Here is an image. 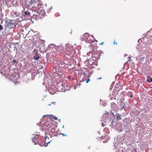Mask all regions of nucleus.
Masks as SVG:
<instances>
[{
  "label": "nucleus",
  "mask_w": 152,
  "mask_h": 152,
  "mask_svg": "<svg viewBox=\"0 0 152 152\" xmlns=\"http://www.w3.org/2000/svg\"><path fill=\"white\" fill-rule=\"evenodd\" d=\"M65 47L67 52L65 56V58L63 60L65 65H68L69 66H73L74 65L73 61L71 60V58L73 57L75 53V50L74 49L72 46L70 45L69 44L66 45ZM71 68H72L71 67Z\"/></svg>",
  "instance_id": "f257e3e1"
},
{
  "label": "nucleus",
  "mask_w": 152,
  "mask_h": 152,
  "mask_svg": "<svg viewBox=\"0 0 152 152\" xmlns=\"http://www.w3.org/2000/svg\"><path fill=\"white\" fill-rule=\"evenodd\" d=\"M53 76L57 81V86L58 87V89L62 92H65L68 88H65L67 84H64V86H63V83L61 80H63V77L62 75V73L61 72H58L57 71L56 67H54L52 71Z\"/></svg>",
  "instance_id": "f03ea898"
},
{
  "label": "nucleus",
  "mask_w": 152,
  "mask_h": 152,
  "mask_svg": "<svg viewBox=\"0 0 152 152\" xmlns=\"http://www.w3.org/2000/svg\"><path fill=\"white\" fill-rule=\"evenodd\" d=\"M59 55L57 54V53L56 52H53L50 53H48L46 55V58H45V59L39 60L38 62V64L44 63L45 65L47 64V62H48V60L49 59L50 61L53 62L55 60H57L56 58L58 57Z\"/></svg>",
  "instance_id": "7ed1b4c3"
},
{
  "label": "nucleus",
  "mask_w": 152,
  "mask_h": 152,
  "mask_svg": "<svg viewBox=\"0 0 152 152\" xmlns=\"http://www.w3.org/2000/svg\"><path fill=\"white\" fill-rule=\"evenodd\" d=\"M33 18L37 20L39 19L44 17L45 14V11L42 9L37 10L34 11L33 12Z\"/></svg>",
  "instance_id": "20e7f679"
},
{
  "label": "nucleus",
  "mask_w": 152,
  "mask_h": 152,
  "mask_svg": "<svg viewBox=\"0 0 152 152\" xmlns=\"http://www.w3.org/2000/svg\"><path fill=\"white\" fill-rule=\"evenodd\" d=\"M30 0L29 2V5H31L33 4L34 5V7H32L31 9V10L32 11V12H33L34 11H36L37 10L39 9H42L41 8V4L38 1V0Z\"/></svg>",
  "instance_id": "39448f33"
},
{
  "label": "nucleus",
  "mask_w": 152,
  "mask_h": 152,
  "mask_svg": "<svg viewBox=\"0 0 152 152\" xmlns=\"http://www.w3.org/2000/svg\"><path fill=\"white\" fill-rule=\"evenodd\" d=\"M43 121H42V119H41L39 123H37V124L41 127L43 129L48 130L51 127L52 124L49 123L48 121H45L43 123H42Z\"/></svg>",
  "instance_id": "423d86ee"
},
{
  "label": "nucleus",
  "mask_w": 152,
  "mask_h": 152,
  "mask_svg": "<svg viewBox=\"0 0 152 152\" xmlns=\"http://www.w3.org/2000/svg\"><path fill=\"white\" fill-rule=\"evenodd\" d=\"M94 38L93 36L91 35L90 37L88 33H86L83 35L81 40L83 41H85V42L87 43H91V45H89V46H91L93 45L92 43L94 42L92 39Z\"/></svg>",
  "instance_id": "0eeeda50"
},
{
  "label": "nucleus",
  "mask_w": 152,
  "mask_h": 152,
  "mask_svg": "<svg viewBox=\"0 0 152 152\" xmlns=\"http://www.w3.org/2000/svg\"><path fill=\"white\" fill-rule=\"evenodd\" d=\"M5 29L4 31L6 30V28H11L15 26V21L12 20H5Z\"/></svg>",
  "instance_id": "6e6552de"
},
{
  "label": "nucleus",
  "mask_w": 152,
  "mask_h": 152,
  "mask_svg": "<svg viewBox=\"0 0 152 152\" xmlns=\"http://www.w3.org/2000/svg\"><path fill=\"white\" fill-rule=\"evenodd\" d=\"M55 62L56 65V66H54V67H56V68L57 69V71H58V72L59 71H58V70L57 67H59V68H60L61 70H62L65 66L63 61H57V60H56ZM54 67V66L53 67V68Z\"/></svg>",
  "instance_id": "1a4fd4ad"
},
{
  "label": "nucleus",
  "mask_w": 152,
  "mask_h": 152,
  "mask_svg": "<svg viewBox=\"0 0 152 152\" xmlns=\"http://www.w3.org/2000/svg\"><path fill=\"white\" fill-rule=\"evenodd\" d=\"M149 50L148 45H147L146 47H143L141 49V51H139V53L140 54L146 53Z\"/></svg>",
  "instance_id": "9d476101"
},
{
  "label": "nucleus",
  "mask_w": 152,
  "mask_h": 152,
  "mask_svg": "<svg viewBox=\"0 0 152 152\" xmlns=\"http://www.w3.org/2000/svg\"><path fill=\"white\" fill-rule=\"evenodd\" d=\"M91 54V56L92 57V59L94 61L98 60H99L100 58V56L99 54Z\"/></svg>",
  "instance_id": "9b49d317"
},
{
  "label": "nucleus",
  "mask_w": 152,
  "mask_h": 152,
  "mask_svg": "<svg viewBox=\"0 0 152 152\" xmlns=\"http://www.w3.org/2000/svg\"><path fill=\"white\" fill-rule=\"evenodd\" d=\"M111 107L112 110L114 111H117L118 110V107L117 105L114 102L111 104Z\"/></svg>",
  "instance_id": "f8f14e48"
},
{
  "label": "nucleus",
  "mask_w": 152,
  "mask_h": 152,
  "mask_svg": "<svg viewBox=\"0 0 152 152\" xmlns=\"http://www.w3.org/2000/svg\"><path fill=\"white\" fill-rule=\"evenodd\" d=\"M108 113H105V114L103 116L102 121H103L104 123H107L108 121V118H107V115Z\"/></svg>",
  "instance_id": "ddd939ff"
},
{
  "label": "nucleus",
  "mask_w": 152,
  "mask_h": 152,
  "mask_svg": "<svg viewBox=\"0 0 152 152\" xmlns=\"http://www.w3.org/2000/svg\"><path fill=\"white\" fill-rule=\"evenodd\" d=\"M33 52H36V54L34 57L33 59L35 60H38L39 58V56L37 54L38 51L37 50L34 49L33 50Z\"/></svg>",
  "instance_id": "4468645a"
},
{
  "label": "nucleus",
  "mask_w": 152,
  "mask_h": 152,
  "mask_svg": "<svg viewBox=\"0 0 152 152\" xmlns=\"http://www.w3.org/2000/svg\"><path fill=\"white\" fill-rule=\"evenodd\" d=\"M136 60L138 62L141 61L144 58V57L142 56L141 54L136 57Z\"/></svg>",
  "instance_id": "2eb2a0df"
},
{
  "label": "nucleus",
  "mask_w": 152,
  "mask_h": 152,
  "mask_svg": "<svg viewBox=\"0 0 152 152\" xmlns=\"http://www.w3.org/2000/svg\"><path fill=\"white\" fill-rule=\"evenodd\" d=\"M45 116L48 117V118L50 120L51 118H53L55 120H57L58 119V118H57V117H56V116H54L53 115H44L43 116V118H44V117H45Z\"/></svg>",
  "instance_id": "dca6fc26"
},
{
  "label": "nucleus",
  "mask_w": 152,
  "mask_h": 152,
  "mask_svg": "<svg viewBox=\"0 0 152 152\" xmlns=\"http://www.w3.org/2000/svg\"><path fill=\"white\" fill-rule=\"evenodd\" d=\"M115 92H113L112 94H110L109 96L110 99L112 100L113 99H115L116 95Z\"/></svg>",
  "instance_id": "f3484780"
},
{
  "label": "nucleus",
  "mask_w": 152,
  "mask_h": 152,
  "mask_svg": "<svg viewBox=\"0 0 152 152\" xmlns=\"http://www.w3.org/2000/svg\"><path fill=\"white\" fill-rule=\"evenodd\" d=\"M126 95L127 96L130 98H132L133 96V94L131 91L127 92L126 93Z\"/></svg>",
  "instance_id": "a211bd4d"
},
{
  "label": "nucleus",
  "mask_w": 152,
  "mask_h": 152,
  "mask_svg": "<svg viewBox=\"0 0 152 152\" xmlns=\"http://www.w3.org/2000/svg\"><path fill=\"white\" fill-rule=\"evenodd\" d=\"M120 106L121 107V110H123L124 109L125 106V104L124 102H121L120 104Z\"/></svg>",
  "instance_id": "6ab92c4d"
},
{
  "label": "nucleus",
  "mask_w": 152,
  "mask_h": 152,
  "mask_svg": "<svg viewBox=\"0 0 152 152\" xmlns=\"http://www.w3.org/2000/svg\"><path fill=\"white\" fill-rule=\"evenodd\" d=\"M107 101L106 100L102 101L100 102V104L102 105L104 107L106 106L107 104Z\"/></svg>",
  "instance_id": "aec40b11"
},
{
  "label": "nucleus",
  "mask_w": 152,
  "mask_h": 152,
  "mask_svg": "<svg viewBox=\"0 0 152 152\" xmlns=\"http://www.w3.org/2000/svg\"><path fill=\"white\" fill-rule=\"evenodd\" d=\"M147 81L148 83H151L152 82V78L149 76H148L147 77Z\"/></svg>",
  "instance_id": "412c9836"
},
{
  "label": "nucleus",
  "mask_w": 152,
  "mask_h": 152,
  "mask_svg": "<svg viewBox=\"0 0 152 152\" xmlns=\"http://www.w3.org/2000/svg\"><path fill=\"white\" fill-rule=\"evenodd\" d=\"M91 60H86L84 62V64H85V65L86 66H88V64H90V65H91L92 64H91L90 63V61H91Z\"/></svg>",
  "instance_id": "4be33fe9"
},
{
  "label": "nucleus",
  "mask_w": 152,
  "mask_h": 152,
  "mask_svg": "<svg viewBox=\"0 0 152 152\" xmlns=\"http://www.w3.org/2000/svg\"><path fill=\"white\" fill-rule=\"evenodd\" d=\"M116 116L117 117V120H118V121H119L121 119V115L119 114L118 113H117L116 115Z\"/></svg>",
  "instance_id": "5701e85b"
},
{
  "label": "nucleus",
  "mask_w": 152,
  "mask_h": 152,
  "mask_svg": "<svg viewBox=\"0 0 152 152\" xmlns=\"http://www.w3.org/2000/svg\"><path fill=\"white\" fill-rule=\"evenodd\" d=\"M36 137H37V144H39V143H41V140H40V139L38 137V136L37 135Z\"/></svg>",
  "instance_id": "b1692460"
},
{
  "label": "nucleus",
  "mask_w": 152,
  "mask_h": 152,
  "mask_svg": "<svg viewBox=\"0 0 152 152\" xmlns=\"http://www.w3.org/2000/svg\"><path fill=\"white\" fill-rule=\"evenodd\" d=\"M23 14L24 15L28 16L30 15V13L28 11H25L23 12Z\"/></svg>",
  "instance_id": "393cba45"
},
{
  "label": "nucleus",
  "mask_w": 152,
  "mask_h": 152,
  "mask_svg": "<svg viewBox=\"0 0 152 152\" xmlns=\"http://www.w3.org/2000/svg\"><path fill=\"white\" fill-rule=\"evenodd\" d=\"M37 137H36V136H35V137L33 139H32L33 142L34 143V144L35 145L36 144H37Z\"/></svg>",
  "instance_id": "a878e982"
},
{
  "label": "nucleus",
  "mask_w": 152,
  "mask_h": 152,
  "mask_svg": "<svg viewBox=\"0 0 152 152\" xmlns=\"http://www.w3.org/2000/svg\"><path fill=\"white\" fill-rule=\"evenodd\" d=\"M90 73V70H89L88 71L87 70V71H86L85 72H84L83 73V74L84 75L86 76L87 74L88 73Z\"/></svg>",
  "instance_id": "bb28decb"
},
{
  "label": "nucleus",
  "mask_w": 152,
  "mask_h": 152,
  "mask_svg": "<svg viewBox=\"0 0 152 152\" xmlns=\"http://www.w3.org/2000/svg\"><path fill=\"white\" fill-rule=\"evenodd\" d=\"M67 78L69 79H70V80L71 79L72 80H73L74 79V78L73 77H71V76H68L67 77Z\"/></svg>",
  "instance_id": "cd10ccee"
},
{
  "label": "nucleus",
  "mask_w": 152,
  "mask_h": 152,
  "mask_svg": "<svg viewBox=\"0 0 152 152\" xmlns=\"http://www.w3.org/2000/svg\"><path fill=\"white\" fill-rule=\"evenodd\" d=\"M51 131L52 132L54 133L55 132V129L54 128H52L51 129Z\"/></svg>",
  "instance_id": "c85d7f7f"
},
{
  "label": "nucleus",
  "mask_w": 152,
  "mask_h": 152,
  "mask_svg": "<svg viewBox=\"0 0 152 152\" xmlns=\"http://www.w3.org/2000/svg\"><path fill=\"white\" fill-rule=\"evenodd\" d=\"M114 123V121H112V122H111V125H110V126H111L112 127H113V124Z\"/></svg>",
  "instance_id": "c756f323"
},
{
  "label": "nucleus",
  "mask_w": 152,
  "mask_h": 152,
  "mask_svg": "<svg viewBox=\"0 0 152 152\" xmlns=\"http://www.w3.org/2000/svg\"><path fill=\"white\" fill-rule=\"evenodd\" d=\"M16 60H15V59H13V60H12V63L13 64H14L15 63H16Z\"/></svg>",
  "instance_id": "7c9ffc66"
},
{
  "label": "nucleus",
  "mask_w": 152,
  "mask_h": 152,
  "mask_svg": "<svg viewBox=\"0 0 152 152\" xmlns=\"http://www.w3.org/2000/svg\"><path fill=\"white\" fill-rule=\"evenodd\" d=\"M48 145V143H45L44 144V145L45 147H47Z\"/></svg>",
  "instance_id": "2f4dec72"
},
{
  "label": "nucleus",
  "mask_w": 152,
  "mask_h": 152,
  "mask_svg": "<svg viewBox=\"0 0 152 152\" xmlns=\"http://www.w3.org/2000/svg\"><path fill=\"white\" fill-rule=\"evenodd\" d=\"M3 29V27L2 26V25L1 24H0V31H1V29Z\"/></svg>",
  "instance_id": "473e14b6"
},
{
  "label": "nucleus",
  "mask_w": 152,
  "mask_h": 152,
  "mask_svg": "<svg viewBox=\"0 0 152 152\" xmlns=\"http://www.w3.org/2000/svg\"><path fill=\"white\" fill-rule=\"evenodd\" d=\"M90 81V79L88 78L87 79L86 81V83H88Z\"/></svg>",
  "instance_id": "72a5a7b5"
},
{
  "label": "nucleus",
  "mask_w": 152,
  "mask_h": 152,
  "mask_svg": "<svg viewBox=\"0 0 152 152\" xmlns=\"http://www.w3.org/2000/svg\"><path fill=\"white\" fill-rule=\"evenodd\" d=\"M51 104H56V102H51V104H48V105L49 106H50V105H51Z\"/></svg>",
  "instance_id": "f704fd0d"
},
{
  "label": "nucleus",
  "mask_w": 152,
  "mask_h": 152,
  "mask_svg": "<svg viewBox=\"0 0 152 152\" xmlns=\"http://www.w3.org/2000/svg\"><path fill=\"white\" fill-rule=\"evenodd\" d=\"M60 134H61L62 135L64 136H66V135L65 134H64V133H60Z\"/></svg>",
  "instance_id": "c9c22d12"
},
{
  "label": "nucleus",
  "mask_w": 152,
  "mask_h": 152,
  "mask_svg": "<svg viewBox=\"0 0 152 152\" xmlns=\"http://www.w3.org/2000/svg\"><path fill=\"white\" fill-rule=\"evenodd\" d=\"M105 125L104 124V123H103V122H102V126H104Z\"/></svg>",
  "instance_id": "e433bc0d"
},
{
  "label": "nucleus",
  "mask_w": 152,
  "mask_h": 152,
  "mask_svg": "<svg viewBox=\"0 0 152 152\" xmlns=\"http://www.w3.org/2000/svg\"><path fill=\"white\" fill-rule=\"evenodd\" d=\"M39 68L40 69H42L43 68V67L42 66H40Z\"/></svg>",
  "instance_id": "4c0bfd02"
},
{
  "label": "nucleus",
  "mask_w": 152,
  "mask_h": 152,
  "mask_svg": "<svg viewBox=\"0 0 152 152\" xmlns=\"http://www.w3.org/2000/svg\"><path fill=\"white\" fill-rule=\"evenodd\" d=\"M48 137V136H46H46H45V137L44 138H45V139H47V137Z\"/></svg>",
  "instance_id": "58836bf2"
},
{
  "label": "nucleus",
  "mask_w": 152,
  "mask_h": 152,
  "mask_svg": "<svg viewBox=\"0 0 152 152\" xmlns=\"http://www.w3.org/2000/svg\"><path fill=\"white\" fill-rule=\"evenodd\" d=\"M104 42H102V43H100V45H103V44H104Z\"/></svg>",
  "instance_id": "ea45409f"
},
{
  "label": "nucleus",
  "mask_w": 152,
  "mask_h": 152,
  "mask_svg": "<svg viewBox=\"0 0 152 152\" xmlns=\"http://www.w3.org/2000/svg\"><path fill=\"white\" fill-rule=\"evenodd\" d=\"M127 56V54H124V56L125 57H126V56Z\"/></svg>",
  "instance_id": "a19ab883"
},
{
  "label": "nucleus",
  "mask_w": 152,
  "mask_h": 152,
  "mask_svg": "<svg viewBox=\"0 0 152 152\" xmlns=\"http://www.w3.org/2000/svg\"><path fill=\"white\" fill-rule=\"evenodd\" d=\"M111 113L114 116V113H111Z\"/></svg>",
  "instance_id": "79ce46f5"
},
{
  "label": "nucleus",
  "mask_w": 152,
  "mask_h": 152,
  "mask_svg": "<svg viewBox=\"0 0 152 152\" xmlns=\"http://www.w3.org/2000/svg\"><path fill=\"white\" fill-rule=\"evenodd\" d=\"M150 43H151V44H152V39H151V41L150 42Z\"/></svg>",
  "instance_id": "37998d69"
},
{
  "label": "nucleus",
  "mask_w": 152,
  "mask_h": 152,
  "mask_svg": "<svg viewBox=\"0 0 152 152\" xmlns=\"http://www.w3.org/2000/svg\"><path fill=\"white\" fill-rule=\"evenodd\" d=\"M114 44H115L116 45H117V43H116L115 42H114Z\"/></svg>",
  "instance_id": "c03bdc74"
},
{
  "label": "nucleus",
  "mask_w": 152,
  "mask_h": 152,
  "mask_svg": "<svg viewBox=\"0 0 152 152\" xmlns=\"http://www.w3.org/2000/svg\"><path fill=\"white\" fill-rule=\"evenodd\" d=\"M131 58V57L129 56V57H128V58L129 59V60Z\"/></svg>",
  "instance_id": "a18cd8bd"
},
{
  "label": "nucleus",
  "mask_w": 152,
  "mask_h": 152,
  "mask_svg": "<svg viewBox=\"0 0 152 152\" xmlns=\"http://www.w3.org/2000/svg\"><path fill=\"white\" fill-rule=\"evenodd\" d=\"M53 8V7L52 6L50 7V10H52V9Z\"/></svg>",
  "instance_id": "49530a36"
},
{
  "label": "nucleus",
  "mask_w": 152,
  "mask_h": 152,
  "mask_svg": "<svg viewBox=\"0 0 152 152\" xmlns=\"http://www.w3.org/2000/svg\"><path fill=\"white\" fill-rule=\"evenodd\" d=\"M76 87L75 86L74 87V89H76Z\"/></svg>",
  "instance_id": "de8ad7c7"
},
{
  "label": "nucleus",
  "mask_w": 152,
  "mask_h": 152,
  "mask_svg": "<svg viewBox=\"0 0 152 152\" xmlns=\"http://www.w3.org/2000/svg\"><path fill=\"white\" fill-rule=\"evenodd\" d=\"M51 141H49L47 143H48V144L50 143V142H51Z\"/></svg>",
  "instance_id": "09e8293b"
},
{
  "label": "nucleus",
  "mask_w": 152,
  "mask_h": 152,
  "mask_svg": "<svg viewBox=\"0 0 152 152\" xmlns=\"http://www.w3.org/2000/svg\"><path fill=\"white\" fill-rule=\"evenodd\" d=\"M62 128H64V125L63 126H62Z\"/></svg>",
  "instance_id": "8fccbe9b"
},
{
  "label": "nucleus",
  "mask_w": 152,
  "mask_h": 152,
  "mask_svg": "<svg viewBox=\"0 0 152 152\" xmlns=\"http://www.w3.org/2000/svg\"><path fill=\"white\" fill-rule=\"evenodd\" d=\"M102 79V77H99V79Z\"/></svg>",
  "instance_id": "3c124183"
},
{
  "label": "nucleus",
  "mask_w": 152,
  "mask_h": 152,
  "mask_svg": "<svg viewBox=\"0 0 152 152\" xmlns=\"http://www.w3.org/2000/svg\"><path fill=\"white\" fill-rule=\"evenodd\" d=\"M4 1L6 2V1H7V0H3Z\"/></svg>",
  "instance_id": "603ef678"
},
{
  "label": "nucleus",
  "mask_w": 152,
  "mask_h": 152,
  "mask_svg": "<svg viewBox=\"0 0 152 152\" xmlns=\"http://www.w3.org/2000/svg\"><path fill=\"white\" fill-rule=\"evenodd\" d=\"M140 39L138 40V42H139V41H140Z\"/></svg>",
  "instance_id": "864d4df0"
},
{
  "label": "nucleus",
  "mask_w": 152,
  "mask_h": 152,
  "mask_svg": "<svg viewBox=\"0 0 152 152\" xmlns=\"http://www.w3.org/2000/svg\"><path fill=\"white\" fill-rule=\"evenodd\" d=\"M45 117V116L44 117V118H43V117H42V118H42V119H43V118H44V117Z\"/></svg>",
  "instance_id": "5fc2aeb1"
},
{
  "label": "nucleus",
  "mask_w": 152,
  "mask_h": 152,
  "mask_svg": "<svg viewBox=\"0 0 152 152\" xmlns=\"http://www.w3.org/2000/svg\"><path fill=\"white\" fill-rule=\"evenodd\" d=\"M42 145V144H39V145L42 146V145Z\"/></svg>",
  "instance_id": "6e6d98bb"
},
{
  "label": "nucleus",
  "mask_w": 152,
  "mask_h": 152,
  "mask_svg": "<svg viewBox=\"0 0 152 152\" xmlns=\"http://www.w3.org/2000/svg\"><path fill=\"white\" fill-rule=\"evenodd\" d=\"M44 96L45 97H46V96Z\"/></svg>",
  "instance_id": "4d7b16f0"
},
{
  "label": "nucleus",
  "mask_w": 152,
  "mask_h": 152,
  "mask_svg": "<svg viewBox=\"0 0 152 152\" xmlns=\"http://www.w3.org/2000/svg\"><path fill=\"white\" fill-rule=\"evenodd\" d=\"M91 61H90V63L91 64H92V63H91Z\"/></svg>",
  "instance_id": "13d9d810"
},
{
  "label": "nucleus",
  "mask_w": 152,
  "mask_h": 152,
  "mask_svg": "<svg viewBox=\"0 0 152 152\" xmlns=\"http://www.w3.org/2000/svg\"><path fill=\"white\" fill-rule=\"evenodd\" d=\"M58 120L59 121H60V119H59Z\"/></svg>",
  "instance_id": "bf43d9fd"
}]
</instances>
